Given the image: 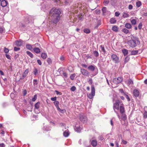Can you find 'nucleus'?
Segmentation results:
<instances>
[{
  "mask_svg": "<svg viewBox=\"0 0 147 147\" xmlns=\"http://www.w3.org/2000/svg\"><path fill=\"white\" fill-rule=\"evenodd\" d=\"M8 4V3L7 1L3 0L1 1V5L2 7H6Z\"/></svg>",
  "mask_w": 147,
  "mask_h": 147,
  "instance_id": "nucleus-12",
  "label": "nucleus"
},
{
  "mask_svg": "<svg viewBox=\"0 0 147 147\" xmlns=\"http://www.w3.org/2000/svg\"><path fill=\"white\" fill-rule=\"evenodd\" d=\"M75 76V74H72L70 76V78L71 79V80H73L74 79V77Z\"/></svg>",
  "mask_w": 147,
  "mask_h": 147,
  "instance_id": "nucleus-48",
  "label": "nucleus"
},
{
  "mask_svg": "<svg viewBox=\"0 0 147 147\" xmlns=\"http://www.w3.org/2000/svg\"><path fill=\"white\" fill-rule=\"evenodd\" d=\"M121 114V119L123 120H125L127 119V117L125 113Z\"/></svg>",
  "mask_w": 147,
  "mask_h": 147,
  "instance_id": "nucleus-25",
  "label": "nucleus"
},
{
  "mask_svg": "<svg viewBox=\"0 0 147 147\" xmlns=\"http://www.w3.org/2000/svg\"><path fill=\"white\" fill-rule=\"evenodd\" d=\"M63 136L65 137H67L69 135V133L68 130H66L63 133Z\"/></svg>",
  "mask_w": 147,
  "mask_h": 147,
  "instance_id": "nucleus-16",
  "label": "nucleus"
},
{
  "mask_svg": "<svg viewBox=\"0 0 147 147\" xmlns=\"http://www.w3.org/2000/svg\"><path fill=\"white\" fill-rule=\"evenodd\" d=\"M55 92H56V94L57 95H61L62 94V93H61L60 92H59L57 90H55Z\"/></svg>",
  "mask_w": 147,
  "mask_h": 147,
  "instance_id": "nucleus-50",
  "label": "nucleus"
},
{
  "mask_svg": "<svg viewBox=\"0 0 147 147\" xmlns=\"http://www.w3.org/2000/svg\"><path fill=\"white\" fill-rule=\"evenodd\" d=\"M102 11L104 14L107 11V8L106 7H103L102 8Z\"/></svg>",
  "mask_w": 147,
  "mask_h": 147,
  "instance_id": "nucleus-40",
  "label": "nucleus"
},
{
  "mask_svg": "<svg viewBox=\"0 0 147 147\" xmlns=\"http://www.w3.org/2000/svg\"><path fill=\"white\" fill-rule=\"evenodd\" d=\"M9 51V50L8 49L6 48L5 47L4 48V52L7 53H8Z\"/></svg>",
  "mask_w": 147,
  "mask_h": 147,
  "instance_id": "nucleus-52",
  "label": "nucleus"
},
{
  "mask_svg": "<svg viewBox=\"0 0 147 147\" xmlns=\"http://www.w3.org/2000/svg\"><path fill=\"white\" fill-rule=\"evenodd\" d=\"M134 84L133 82V80L130 79H128V82L127 83V84L129 86L130 85H133Z\"/></svg>",
  "mask_w": 147,
  "mask_h": 147,
  "instance_id": "nucleus-23",
  "label": "nucleus"
},
{
  "mask_svg": "<svg viewBox=\"0 0 147 147\" xmlns=\"http://www.w3.org/2000/svg\"><path fill=\"white\" fill-rule=\"evenodd\" d=\"M129 14L127 13L124 12L123 14V17L124 18H127L129 17Z\"/></svg>",
  "mask_w": 147,
  "mask_h": 147,
  "instance_id": "nucleus-31",
  "label": "nucleus"
},
{
  "mask_svg": "<svg viewBox=\"0 0 147 147\" xmlns=\"http://www.w3.org/2000/svg\"><path fill=\"white\" fill-rule=\"evenodd\" d=\"M47 61L49 64H50L52 63L51 59L50 58H48L47 59Z\"/></svg>",
  "mask_w": 147,
  "mask_h": 147,
  "instance_id": "nucleus-51",
  "label": "nucleus"
},
{
  "mask_svg": "<svg viewBox=\"0 0 147 147\" xmlns=\"http://www.w3.org/2000/svg\"><path fill=\"white\" fill-rule=\"evenodd\" d=\"M122 52L125 56L127 55L128 53V50L125 49H123L122 50Z\"/></svg>",
  "mask_w": 147,
  "mask_h": 147,
  "instance_id": "nucleus-27",
  "label": "nucleus"
},
{
  "mask_svg": "<svg viewBox=\"0 0 147 147\" xmlns=\"http://www.w3.org/2000/svg\"><path fill=\"white\" fill-rule=\"evenodd\" d=\"M100 47L101 49V51L103 52V53H105L106 51L105 50L104 47L103 45H101L100 46Z\"/></svg>",
  "mask_w": 147,
  "mask_h": 147,
  "instance_id": "nucleus-36",
  "label": "nucleus"
},
{
  "mask_svg": "<svg viewBox=\"0 0 147 147\" xmlns=\"http://www.w3.org/2000/svg\"><path fill=\"white\" fill-rule=\"evenodd\" d=\"M74 129L75 131L78 132H80L81 131L82 129L80 126L78 125H76L74 127Z\"/></svg>",
  "mask_w": 147,
  "mask_h": 147,
  "instance_id": "nucleus-9",
  "label": "nucleus"
},
{
  "mask_svg": "<svg viewBox=\"0 0 147 147\" xmlns=\"http://www.w3.org/2000/svg\"><path fill=\"white\" fill-rule=\"evenodd\" d=\"M40 102H38L35 104L34 107L35 109H38L39 108L40 105Z\"/></svg>",
  "mask_w": 147,
  "mask_h": 147,
  "instance_id": "nucleus-26",
  "label": "nucleus"
},
{
  "mask_svg": "<svg viewBox=\"0 0 147 147\" xmlns=\"http://www.w3.org/2000/svg\"><path fill=\"white\" fill-rule=\"evenodd\" d=\"M51 100L52 101H56L57 100V97L56 96H55L54 97H51Z\"/></svg>",
  "mask_w": 147,
  "mask_h": 147,
  "instance_id": "nucleus-49",
  "label": "nucleus"
},
{
  "mask_svg": "<svg viewBox=\"0 0 147 147\" xmlns=\"http://www.w3.org/2000/svg\"><path fill=\"white\" fill-rule=\"evenodd\" d=\"M138 50L133 51L131 52V55H136L138 53Z\"/></svg>",
  "mask_w": 147,
  "mask_h": 147,
  "instance_id": "nucleus-30",
  "label": "nucleus"
},
{
  "mask_svg": "<svg viewBox=\"0 0 147 147\" xmlns=\"http://www.w3.org/2000/svg\"><path fill=\"white\" fill-rule=\"evenodd\" d=\"M44 130L46 131H48L50 130V127L49 126H45L44 127Z\"/></svg>",
  "mask_w": 147,
  "mask_h": 147,
  "instance_id": "nucleus-39",
  "label": "nucleus"
},
{
  "mask_svg": "<svg viewBox=\"0 0 147 147\" xmlns=\"http://www.w3.org/2000/svg\"><path fill=\"white\" fill-rule=\"evenodd\" d=\"M84 32L87 34H88L90 33V30L88 28L84 29Z\"/></svg>",
  "mask_w": 147,
  "mask_h": 147,
  "instance_id": "nucleus-37",
  "label": "nucleus"
},
{
  "mask_svg": "<svg viewBox=\"0 0 147 147\" xmlns=\"http://www.w3.org/2000/svg\"><path fill=\"white\" fill-rule=\"evenodd\" d=\"M136 6L138 7H140L141 5V3L140 1H138L136 3Z\"/></svg>",
  "mask_w": 147,
  "mask_h": 147,
  "instance_id": "nucleus-46",
  "label": "nucleus"
},
{
  "mask_svg": "<svg viewBox=\"0 0 147 147\" xmlns=\"http://www.w3.org/2000/svg\"><path fill=\"white\" fill-rule=\"evenodd\" d=\"M122 143L123 144H126L127 143V142L125 140H122Z\"/></svg>",
  "mask_w": 147,
  "mask_h": 147,
  "instance_id": "nucleus-61",
  "label": "nucleus"
},
{
  "mask_svg": "<svg viewBox=\"0 0 147 147\" xmlns=\"http://www.w3.org/2000/svg\"><path fill=\"white\" fill-rule=\"evenodd\" d=\"M130 59L129 57L128 56H126L124 59V63H126L128 62Z\"/></svg>",
  "mask_w": 147,
  "mask_h": 147,
  "instance_id": "nucleus-33",
  "label": "nucleus"
},
{
  "mask_svg": "<svg viewBox=\"0 0 147 147\" xmlns=\"http://www.w3.org/2000/svg\"><path fill=\"white\" fill-rule=\"evenodd\" d=\"M16 78H17L21 76V78L18 79L19 80L20 79H23L26 76V74H17Z\"/></svg>",
  "mask_w": 147,
  "mask_h": 147,
  "instance_id": "nucleus-11",
  "label": "nucleus"
},
{
  "mask_svg": "<svg viewBox=\"0 0 147 147\" xmlns=\"http://www.w3.org/2000/svg\"><path fill=\"white\" fill-rule=\"evenodd\" d=\"M143 117L144 119L147 118V111H145L143 114Z\"/></svg>",
  "mask_w": 147,
  "mask_h": 147,
  "instance_id": "nucleus-45",
  "label": "nucleus"
},
{
  "mask_svg": "<svg viewBox=\"0 0 147 147\" xmlns=\"http://www.w3.org/2000/svg\"><path fill=\"white\" fill-rule=\"evenodd\" d=\"M118 28L116 26H113L112 28V30L114 31L117 32L118 30Z\"/></svg>",
  "mask_w": 147,
  "mask_h": 147,
  "instance_id": "nucleus-24",
  "label": "nucleus"
},
{
  "mask_svg": "<svg viewBox=\"0 0 147 147\" xmlns=\"http://www.w3.org/2000/svg\"><path fill=\"white\" fill-rule=\"evenodd\" d=\"M92 80L91 78H90L88 81V82L90 85H91L92 84Z\"/></svg>",
  "mask_w": 147,
  "mask_h": 147,
  "instance_id": "nucleus-54",
  "label": "nucleus"
},
{
  "mask_svg": "<svg viewBox=\"0 0 147 147\" xmlns=\"http://www.w3.org/2000/svg\"><path fill=\"white\" fill-rule=\"evenodd\" d=\"M76 89V88L75 87V86H72L70 88V90L72 91H75Z\"/></svg>",
  "mask_w": 147,
  "mask_h": 147,
  "instance_id": "nucleus-44",
  "label": "nucleus"
},
{
  "mask_svg": "<svg viewBox=\"0 0 147 147\" xmlns=\"http://www.w3.org/2000/svg\"><path fill=\"white\" fill-rule=\"evenodd\" d=\"M37 62L39 65H41L42 63L40 60L39 59L38 60H37Z\"/></svg>",
  "mask_w": 147,
  "mask_h": 147,
  "instance_id": "nucleus-63",
  "label": "nucleus"
},
{
  "mask_svg": "<svg viewBox=\"0 0 147 147\" xmlns=\"http://www.w3.org/2000/svg\"><path fill=\"white\" fill-rule=\"evenodd\" d=\"M95 93V89L94 86L92 85L91 86V93L88 95L89 98L92 99L94 96Z\"/></svg>",
  "mask_w": 147,
  "mask_h": 147,
  "instance_id": "nucleus-3",
  "label": "nucleus"
},
{
  "mask_svg": "<svg viewBox=\"0 0 147 147\" xmlns=\"http://www.w3.org/2000/svg\"><path fill=\"white\" fill-rule=\"evenodd\" d=\"M131 39L127 42L128 45L131 47L134 48L140 44L138 38L132 35L130 36Z\"/></svg>",
  "mask_w": 147,
  "mask_h": 147,
  "instance_id": "nucleus-2",
  "label": "nucleus"
},
{
  "mask_svg": "<svg viewBox=\"0 0 147 147\" xmlns=\"http://www.w3.org/2000/svg\"><path fill=\"white\" fill-rule=\"evenodd\" d=\"M33 50L35 52L37 53H39L40 52V49L38 48H34L33 49Z\"/></svg>",
  "mask_w": 147,
  "mask_h": 147,
  "instance_id": "nucleus-19",
  "label": "nucleus"
},
{
  "mask_svg": "<svg viewBox=\"0 0 147 147\" xmlns=\"http://www.w3.org/2000/svg\"><path fill=\"white\" fill-rule=\"evenodd\" d=\"M80 121L83 123H86L87 121V118L86 116L83 115H80Z\"/></svg>",
  "mask_w": 147,
  "mask_h": 147,
  "instance_id": "nucleus-6",
  "label": "nucleus"
},
{
  "mask_svg": "<svg viewBox=\"0 0 147 147\" xmlns=\"http://www.w3.org/2000/svg\"><path fill=\"white\" fill-rule=\"evenodd\" d=\"M26 47L27 49L30 50H31L32 49V46L30 44H26Z\"/></svg>",
  "mask_w": 147,
  "mask_h": 147,
  "instance_id": "nucleus-28",
  "label": "nucleus"
},
{
  "mask_svg": "<svg viewBox=\"0 0 147 147\" xmlns=\"http://www.w3.org/2000/svg\"><path fill=\"white\" fill-rule=\"evenodd\" d=\"M93 54L96 57H98L99 56V53L98 52L96 51H94L93 52Z\"/></svg>",
  "mask_w": 147,
  "mask_h": 147,
  "instance_id": "nucleus-38",
  "label": "nucleus"
},
{
  "mask_svg": "<svg viewBox=\"0 0 147 147\" xmlns=\"http://www.w3.org/2000/svg\"><path fill=\"white\" fill-rule=\"evenodd\" d=\"M109 0H105L103 3L107 5L109 3Z\"/></svg>",
  "mask_w": 147,
  "mask_h": 147,
  "instance_id": "nucleus-55",
  "label": "nucleus"
},
{
  "mask_svg": "<svg viewBox=\"0 0 147 147\" xmlns=\"http://www.w3.org/2000/svg\"><path fill=\"white\" fill-rule=\"evenodd\" d=\"M136 21L135 19H133L131 21V24L133 25H135L136 24Z\"/></svg>",
  "mask_w": 147,
  "mask_h": 147,
  "instance_id": "nucleus-42",
  "label": "nucleus"
},
{
  "mask_svg": "<svg viewBox=\"0 0 147 147\" xmlns=\"http://www.w3.org/2000/svg\"><path fill=\"white\" fill-rule=\"evenodd\" d=\"M111 59L115 63L119 62V57L115 54H112L111 56Z\"/></svg>",
  "mask_w": 147,
  "mask_h": 147,
  "instance_id": "nucleus-4",
  "label": "nucleus"
},
{
  "mask_svg": "<svg viewBox=\"0 0 147 147\" xmlns=\"http://www.w3.org/2000/svg\"><path fill=\"white\" fill-rule=\"evenodd\" d=\"M20 49L19 48L14 47V50L15 51H17L20 50Z\"/></svg>",
  "mask_w": 147,
  "mask_h": 147,
  "instance_id": "nucleus-56",
  "label": "nucleus"
},
{
  "mask_svg": "<svg viewBox=\"0 0 147 147\" xmlns=\"http://www.w3.org/2000/svg\"><path fill=\"white\" fill-rule=\"evenodd\" d=\"M117 20L114 18H112L110 19V22L112 24H114L116 22Z\"/></svg>",
  "mask_w": 147,
  "mask_h": 147,
  "instance_id": "nucleus-20",
  "label": "nucleus"
},
{
  "mask_svg": "<svg viewBox=\"0 0 147 147\" xmlns=\"http://www.w3.org/2000/svg\"><path fill=\"white\" fill-rule=\"evenodd\" d=\"M125 26L126 28L128 29L131 28L132 27L131 24H130L128 23L126 24Z\"/></svg>",
  "mask_w": 147,
  "mask_h": 147,
  "instance_id": "nucleus-29",
  "label": "nucleus"
},
{
  "mask_svg": "<svg viewBox=\"0 0 147 147\" xmlns=\"http://www.w3.org/2000/svg\"><path fill=\"white\" fill-rule=\"evenodd\" d=\"M33 72L34 73V74H38V71L37 69H36L35 68Z\"/></svg>",
  "mask_w": 147,
  "mask_h": 147,
  "instance_id": "nucleus-62",
  "label": "nucleus"
},
{
  "mask_svg": "<svg viewBox=\"0 0 147 147\" xmlns=\"http://www.w3.org/2000/svg\"><path fill=\"white\" fill-rule=\"evenodd\" d=\"M119 100L117 101L113 105V109L115 110V109H116L118 110L119 109Z\"/></svg>",
  "mask_w": 147,
  "mask_h": 147,
  "instance_id": "nucleus-7",
  "label": "nucleus"
},
{
  "mask_svg": "<svg viewBox=\"0 0 147 147\" xmlns=\"http://www.w3.org/2000/svg\"><path fill=\"white\" fill-rule=\"evenodd\" d=\"M58 72L59 73V74H66V73L64 72V69L63 68H59L58 70Z\"/></svg>",
  "mask_w": 147,
  "mask_h": 147,
  "instance_id": "nucleus-17",
  "label": "nucleus"
},
{
  "mask_svg": "<svg viewBox=\"0 0 147 147\" xmlns=\"http://www.w3.org/2000/svg\"><path fill=\"white\" fill-rule=\"evenodd\" d=\"M54 105H55V106L57 108V109H59V102L57 101H55L54 102Z\"/></svg>",
  "mask_w": 147,
  "mask_h": 147,
  "instance_id": "nucleus-22",
  "label": "nucleus"
},
{
  "mask_svg": "<svg viewBox=\"0 0 147 147\" xmlns=\"http://www.w3.org/2000/svg\"><path fill=\"white\" fill-rule=\"evenodd\" d=\"M122 32L125 34H127L129 32V30L126 28L122 29Z\"/></svg>",
  "mask_w": 147,
  "mask_h": 147,
  "instance_id": "nucleus-34",
  "label": "nucleus"
},
{
  "mask_svg": "<svg viewBox=\"0 0 147 147\" xmlns=\"http://www.w3.org/2000/svg\"><path fill=\"white\" fill-rule=\"evenodd\" d=\"M95 68V67L94 65H91L88 67V69L89 70L92 71L94 70Z\"/></svg>",
  "mask_w": 147,
  "mask_h": 147,
  "instance_id": "nucleus-14",
  "label": "nucleus"
},
{
  "mask_svg": "<svg viewBox=\"0 0 147 147\" xmlns=\"http://www.w3.org/2000/svg\"><path fill=\"white\" fill-rule=\"evenodd\" d=\"M16 45L18 46H20L22 45V40H17L16 41Z\"/></svg>",
  "mask_w": 147,
  "mask_h": 147,
  "instance_id": "nucleus-15",
  "label": "nucleus"
},
{
  "mask_svg": "<svg viewBox=\"0 0 147 147\" xmlns=\"http://www.w3.org/2000/svg\"><path fill=\"white\" fill-rule=\"evenodd\" d=\"M27 94V91L26 90H24L23 92V95L24 96H25Z\"/></svg>",
  "mask_w": 147,
  "mask_h": 147,
  "instance_id": "nucleus-64",
  "label": "nucleus"
},
{
  "mask_svg": "<svg viewBox=\"0 0 147 147\" xmlns=\"http://www.w3.org/2000/svg\"><path fill=\"white\" fill-rule=\"evenodd\" d=\"M119 108L120 112L121 114L125 113V111L124 105L123 104L121 105Z\"/></svg>",
  "mask_w": 147,
  "mask_h": 147,
  "instance_id": "nucleus-8",
  "label": "nucleus"
},
{
  "mask_svg": "<svg viewBox=\"0 0 147 147\" xmlns=\"http://www.w3.org/2000/svg\"><path fill=\"white\" fill-rule=\"evenodd\" d=\"M133 94L135 97H138L139 94V91L136 89L134 90L133 91Z\"/></svg>",
  "mask_w": 147,
  "mask_h": 147,
  "instance_id": "nucleus-13",
  "label": "nucleus"
},
{
  "mask_svg": "<svg viewBox=\"0 0 147 147\" xmlns=\"http://www.w3.org/2000/svg\"><path fill=\"white\" fill-rule=\"evenodd\" d=\"M142 23L141 22L139 24L138 26V27L139 29H141L142 28Z\"/></svg>",
  "mask_w": 147,
  "mask_h": 147,
  "instance_id": "nucleus-58",
  "label": "nucleus"
},
{
  "mask_svg": "<svg viewBox=\"0 0 147 147\" xmlns=\"http://www.w3.org/2000/svg\"><path fill=\"white\" fill-rule=\"evenodd\" d=\"M123 80L122 77H119L117 78H114L113 80V82L115 84H118L121 83Z\"/></svg>",
  "mask_w": 147,
  "mask_h": 147,
  "instance_id": "nucleus-5",
  "label": "nucleus"
},
{
  "mask_svg": "<svg viewBox=\"0 0 147 147\" xmlns=\"http://www.w3.org/2000/svg\"><path fill=\"white\" fill-rule=\"evenodd\" d=\"M58 1H60V5L62 6L63 5H68L69 3V0H65L63 2L61 3L59 0Z\"/></svg>",
  "mask_w": 147,
  "mask_h": 147,
  "instance_id": "nucleus-10",
  "label": "nucleus"
},
{
  "mask_svg": "<svg viewBox=\"0 0 147 147\" xmlns=\"http://www.w3.org/2000/svg\"><path fill=\"white\" fill-rule=\"evenodd\" d=\"M26 54L30 56L31 58H32L33 57V55L30 52L27 51L26 52Z\"/></svg>",
  "mask_w": 147,
  "mask_h": 147,
  "instance_id": "nucleus-32",
  "label": "nucleus"
},
{
  "mask_svg": "<svg viewBox=\"0 0 147 147\" xmlns=\"http://www.w3.org/2000/svg\"><path fill=\"white\" fill-rule=\"evenodd\" d=\"M28 19V21L29 22L28 23H29V22H33L34 20V18L32 16H30Z\"/></svg>",
  "mask_w": 147,
  "mask_h": 147,
  "instance_id": "nucleus-35",
  "label": "nucleus"
},
{
  "mask_svg": "<svg viewBox=\"0 0 147 147\" xmlns=\"http://www.w3.org/2000/svg\"><path fill=\"white\" fill-rule=\"evenodd\" d=\"M124 95L125 96V97L127 99V101H129L130 100V99L129 98L127 94L126 93H124Z\"/></svg>",
  "mask_w": 147,
  "mask_h": 147,
  "instance_id": "nucleus-43",
  "label": "nucleus"
},
{
  "mask_svg": "<svg viewBox=\"0 0 147 147\" xmlns=\"http://www.w3.org/2000/svg\"><path fill=\"white\" fill-rule=\"evenodd\" d=\"M33 83L34 84L37 85L38 84V81L37 80H33Z\"/></svg>",
  "mask_w": 147,
  "mask_h": 147,
  "instance_id": "nucleus-53",
  "label": "nucleus"
},
{
  "mask_svg": "<svg viewBox=\"0 0 147 147\" xmlns=\"http://www.w3.org/2000/svg\"><path fill=\"white\" fill-rule=\"evenodd\" d=\"M119 91L121 93H123V94L124 95V93H126L124 92L123 91V89H120L119 90Z\"/></svg>",
  "mask_w": 147,
  "mask_h": 147,
  "instance_id": "nucleus-60",
  "label": "nucleus"
},
{
  "mask_svg": "<svg viewBox=\"0 0 147 147\" xmlns=\"http://www.w3.org/2000/svg\"><path fill=\"white\" fill-rule=\"evenodd\" d=\"M61 11L58 9L53 8L50 11L49 15L51 18L52 21L55 24H57L60 19V14Z\"/></svg>",
  "mask_w": 147,
  "mask_h": 147,
  "instance_id": "nucleus-1",
  "label": "nucleus"
},
{
  "mask_svg": "<svg viewBox=\"0 0 147 147\" xmlns=\"http://www.w3.org/2000/svg\"><path fill=\"white\" fill-rule=\"evenodd\" d=\"M98 138L99 140H103L104 139L103 136L102 135L98 137Z\"/></svg>",
  "mask_w": 147,
  "mask_h": 147,
  "instance_id": "nucleus-57",
  "label": "nucleus"
},
{
  "mask_svg": "<svg viewBox=\"0 0 147 147\" xmlns=\"http://www.w3.org/2000/svg\"><path fill=\"white\" fill-rule=\"evenodd\" d=\"M57 109L61 113H64L65 111V109H61L59 108V109Z\"/></svg>",
  "mask_w": 147,
  "mask_h": 147,
  "instance_id": "nucleus-47",
  "label": "nucleus"
},
{
  "mask_svg": "<svg viewBox=\"0 0 147 147\" xmlns=\"http://www.w3.org/2000/svg\"><path fill=\"white\" fill-rule=\"evenodd\" d=\"M37 95L36 94H35L34 97L32 98V101L33 102L35 101L37 99Z\"/></svg>",
  "mask_w": 147,
  "mask_h": 147,
  "instance_id": "nucleus-41",
  "label": "nucleus"
},
{
  "mask_svg": "<svg viewBox=\"0 0 147 147\" xmlns=\"http://www.w3.org/2000/svg\"><path fill=\"white\" fill-rule=\"evenodd\" d=\"M41 57L44 59H46L47 57V54L45 53H43L41 54Z\"/></svg>",
  "mask_w": 147,
  "mask_h": 147,
  "instance_id": "nucleus-18",
  "label": "nucleus"
},
{
  "mask_svg": "<svg viewBox=\"0 0 147 147\" xmlns=\"http://www.w3.org/2000/svg\"><path fill=\"white\" fill-rule=\"evenodd\" d=\"M5 56H6V58L7 59H11V56L10 55H7V54H6L5 55Z\"/></svg>",
  "mask_w": 147,
  "mask_h": 147,
  "instance_id": "nucleus-59",
  "label": "nucleus"
},
{
  "mask_svg": "<svg viewBox=\"0 0 147 147\" xmlns=\"http://www.w3.org/2000/svg\"><path fill=\"white\" fill-rule=\"evenodd\" d=\"M97 143V142L96 140H94L92 141L91 144L92 146L95 147L96 146Z\"/></svg>",
  "mask_w": 147,
  "mask_h": 147,
  "instance_id": "nucleus-21",
  "label": "nucleus"
}]
</instances>
